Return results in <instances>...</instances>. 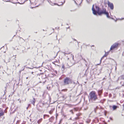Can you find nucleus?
<instances>
[{
  "mask_svg": "<svg viewBox=\"0 0 124 124\" xmlns=\"http://www.w3.org/2000/svg\"><path fill=\"white\" fill-rule=\"evenodd\" d=\"M54 110V108L51 109V110L49 112V113L50 114H51L53 113V111Z\"/></svg>",
  "mask_w": 124,
  "mask_h": 124,
  "instance_id": "13",
  "label": "nucleus"
},
{
  "mask_svg": "<svg viewBox=\"0 0 124 124\" xmlns=\"http://www.w3.org/2000/svg\"><path fill=\"white\" fill-rule=\"evenodd\" d=\"M117 106L115 105H113L112 107L113 110H115L117 108Z\"/></svg>",
  "mask_w": 124,
  "mask_h": 124,
  "instance_id": "12",
  "label": "nucleus"
},
{
  "mask_svg": "<svg viewBox=\"0 0 124 124\" xmlns=\"http://www.w3.org/2000/svg\"><path fill=\"white\" fill-rule=\"evenodd\" d=\"M68 105H69V106H71V105H70V104H69Z\"/></svg>",
  "mask_w": 124,
  "mask_h": 124,
  "instance_id": "48",
  "label": "nucleus"
},
{
  "mask_svg": "<svg viewBox=\"0 0 124 124\" xmlns=\"http://www.w3.org/2000/svg\"><path fill=\"white\" fill-rule=\"evenodd\" d=\"M73 39V40H74V41H76V39Z\"/></svg>",
  "mask_w": 124,
  "mask_h": 124,
  "instance_id": "46",
  "label": "nucleus"
},
{
  "mask_svg": "<svg viewBox=\"0 0 124 124\" xmlns=\"http://www.w3.org/2000/svg\"><path fill=\"white\" fill-rule=\"evenodd\" d=\"M112 96V94L111 93H109V98H110Z\"/></svg>",
  "mask_w": 124,
  "mask_h": 124,
  "instance_id": "26",
  "label": "nucleus"
},
{
  "mask_svg": "<svg viewBox=\"0 0 124 124\" xmlns=\"http://www.w3.org/2000/svg\"><path fill=\"white\" fill-rule=\"evenodd\" d=\"M62 91H67V89H63L62 90Z\"/></svg>",
  "mask_w": 124,
  "mask_h": 124,
  "instance_id": "25",
  "label": "nucleus"
},
{
  "mask_svg": "<svg viewBox=\"0 0 124 124\" xmlns=\"http://www.w3.org/2000/svg\"><path fill=\"white\" fill-rule=\"evenodd\" d=\"M62 53H63L64 55H65L66 54H70L71 53L70 52H69L68 51L67 52H62Z\"/></svg>",
  "mask_w": 124,
  "mask_h": 124,
  "instance_id": "11",
  "label": "nucleus"
},
{
  "mask_svg": "<svg viewBox=\"0 0 124 124\" xmlns=\"http://www.w3.org/2000/svg\"><path fill=\"white\" fill-rule=\"evenodd\" d=\"M42 119H39L38 121H37V123L39 124L42 121Z\"/></svg>",
  "mask_w": 124,
  "mask_h": 124,
  "instance_id": "17",
  "label": "nucleus"
},
{
  "mask_svg": "<svg viewBox=\"0 0 124 124\" xmlns=\"http://www.w3.org/2000/svg\"><path fill=\"white\" fill-rule=\"evenodd\" d=\"M7 86L6 87H5V90L4 91L5 93H6V91H7L6 90V89H7Z\"/></svg>",
  "mask_w": 124,
  "mask_h": 124,
  "instance_id": "32",
  "label": "nucleus"
},
{
  "mask_svg": "<svg viewBox=\"0 0 124 124\" xmlns=\"http://www.w3.org/2000/svg\"><path fill=\"white\" fill-rule=\"evenodd\" d=\"M36 101L35 99L34 98H33V99L30 101L31 103L32 104L34 105Z\"/></svg>",
  "mask_w": 124,
  "mask_h": 124,
  "instance_id": "10",
  "label": "nucleus"
},
{
  "mask_svg": "<svg viewBox=\"0 0 124 124\" xmlns=\"http://www.w3.org/2000/svg\"><path fill=\"white\" fill-rule=\"evenodd\" d=\"M119 77H118V79H117V81H118L119 79Z\"/></svg>",
  "mask_w": 124,
  "mask_h": 124,
  "instance_id": "47",
  "label": "nucleus"
},
{
  "mask_svg": "<svg viewBox=\"0 0 124 124\" xmlns=\"http://www.w3.org/2000/svg\"><path fill=\"white\" fill-rule=\"evenodd\" d=\"M74 3H75L77 5H78V4L77 3V2H76V1L75 0L74 1Z\"/></svg>",
  "mask_w": 124,
  "mask_h": 124,
  "instance_id": "33",
  "label": "nucleus"
},
{
  "mask_svg": "<svg viewBox=\"0 0 124 124\" xmlns=\"http://www.w3.org/2000/svg\"><path fill=\"white\" fill-rule=\"evenodd\" d=\"M65 66L64 65V64H62V70H64V69Z\"/></svg>",
  "mask_w": 124,
  "mask_h": 124,
  "instance_id": "19",
  "label": "nucleus"
},
{
  "mask_svg": "<svg viewBox=\"0 0 124 124\" xmlns=\"http://www.w3.org/2000/svg\"><path fill=\"white\" fill-rule=\"evenodd\" d=\"M90 122V120H88L87 121H86V122L87 123H89Z\"/></svg>",
  "mask_w": 124,
  "mask_h": 124,
  "instance_id": "28",
  "label": "nucleus"
},
{
  "mask_svg": "<svg viewBox=\"0 0 124 124\" xmlns=\"http://www.w3.org/2000/svg\"><path fill=\"white\" fill-rule=\"evenodd\" d=\"M68 58V60H69V58L67 57Z\"/></svg>",
  "mask_w": 124,
  "mask_h": 124,
  "instance_id": "58",
  "label": "nucleus"
},
{
  "mask_svg": "<svg viewBox=\"0 0 124 124\" xmlns=\"http://www.w3.org/2000/svg\"><path fill=\"white\" fill-rule=\"evenodd\" d=\"M89 100L90 102L94 103H99V101L98 100V96L95 92H91L89 93Z\"/></svg>",
  "mask_w": 124,
  "mask_h": 124,
  "instance_id": "1",
  "label": "nucleus"
},
{
  "mask_svg": "<svg viewBox=\"0 0 124 124\" xmlns=\"http://www.w3.org/2000/svg\"><path fill=\"white\" fill-rule=\"evenodd\" d=\"M22 53H24L23 50H22Z\"/></svg>",
  "mask_w": 124,
  "mask_h": 124,
  "instance_id": "42",
  "label": "nucleus"
},
{
  "mask_svg": "<svg viewBox=\"0 0 124 124\" xmlns=\"http://www.w3.org/2000/svg\"><path fill=\"white\" fill-rule=\"evenodd\" d=\"M123 106L124 108V104H123Z\"/></svg>",
  "mask_w": 124,
  "mask_h": 124,
  "instance_id": "56",
  "label": "nucleus"
},
{
  "mask_svg": "<svg viewBox=\"0 0 124 124\" xmlns=\"http://www.w3.org/2000/svg\"><path fill=\"white\" fill-rule=\"evenodd\" d=\"M119 45V44L117 43H115L111 46L110 48V50H112L114 49L117 48Z\"/></svg>",
  "mask_w": 124,
  "mask_h": 124,
  "instance_id": "5",
  "label": "nucleus"
},
{
  "mask_svg": "<svg viewBox=\"0 0 124 124\" xmlns=\"http://www.w3.org/2000/svg\"><path fill=\"white\" fill-rule=\"evenodd\" d=\"M77 124V122H75L73 124Z\"/></svg>",
  "mask_w": 124,
  "mask_h": 124,
  "instance_id": "41",
  "label": "nucleus"
},
{
  "mask_svg": "<svg viewBox=\"0 0 124 124\" xmlns=\"http://www.w3.org/2000/svg\"><path fill=\"white\" fill-rule=\"evenodd\" d=\"M19 64L18 65V66H19Z\"/></svg>",
  "mask_w": 124,
  "mask_h": 124,
  "instance_id": "61",
  "label": "nucleus"
},
{
  "mask_svg": "<svg viewBox=\"0 0 124 124\" xmlns=\"http://www.w3.org/2000/svg\"><path fill=\"white\" fill-rule=\"evenodd\" d=\"M71 56V57L72 58V59H74V56L72 55V54H71L70 55Z\"/></svg>",
  "mask_w": 124,
  "mask_h": 124,
  "instance_id": "27",
  "label": "nucleus"
},
{
  "mask_svg": "<svg viewBox=\"0 0 124 124\" xmlns=\"http://www.w3.org/2000/svg\"><path fill=\"white\" fill-rule=\"evenodd\" d=\"M70 112H71L72 114H73V112L72 110H70Z\"/></svg>",
  "mask_w": 124,
  "mask_h": 124,
  "instance_id": "30",
  "label": "nucleus"
},
{
  "mask_svg": "<svg viewBox=\"0 0 124 124\" xmlns=\"http://www.w3.org/2000/svg\"><path fill=\"white\" fill-rule=\"evenodd\" d=\"M44 0H43V1H42L41 3V4H40L39 5H42L44 3Z\"/></svg>",
  "mask_w": 124,
  "mask_h": 124,
  "instance_id": "34",
  "label": "nucleus"
},
{
  "mask_svg": "<svg viewBox=\"0 0 124 124\" xmlns=\"http://www.w3.org/2000/svg\"><path fill=\"white\" fill-rule=\"evenodd\" d=\"M54 119V117H52L49 119L50 122H52Z\"/></svg>",
  "mask_w": 124,
  "mask_h": 124,
  "instance_id": "15",
  "label": "nucleus"
},
{
  "mask_svg": "<svg viewBox=\"0 0 124 124\" xmlns=\"http://www.w3.org/2000/svg\"><path fill=\"white\" fill-rule=\"evenodd\" d=\"M46 104V103L45 102H41L40 103V106H41V107H42L43 106H44V105H45Z\"/></svg>",
  "mask_w": 124,
  "mask_h": 124,
  "instance_id": "16",
  "label": "nucleus"
},
{
  "mask_svg": "<svg viewBox=\"0 0 124 124\" xmlns=\"http://www.w3.org/2000/svg\"><path fill=\"white\" fill-rule=\"evenodd\" d=\"M116 68H117V67H116V66L115 67V70H116Z\"/></svg>",
  "mask_w": 124,
  "mask_h": 124,
  "instance_id": "51",
  "label": "nucleus"
},
{
  "mask_svg": "<svg viewBox=\"0 0 124 124\" xmlns=\"http://www.w3.org/2000/svg\"><path fill=\"white\" fill-rule=\"evenodd\" d=\"M106 12V9L103 8L102 9V10H101L98 12L97 15H98L99 16L101 15L102 14H105Z\"/></svg>",
  "mask_w": 124,
  "mask_h": 124,
  "instance_id": "4",
  "label": "nucleus"
},
{
  "mask_svg": "<svg viewBox=\"0 0 124 124\" xmlns=\"http://www.w3.org/2000/svg\"><path fill=\"white\" fill-rule=\"evenodd\" d=\"M44 117L45 116H47L48 117H49V115H44Z\"/></svg>",
  "mask_w": 124,
  "mask_h": 124,
  "instance_id": "29",
  "label": "nucleus"
},
{
  "mask_svg": "<svg viewBox=\"0 0 124 124\" xmlns=\"http://www.w3.org/2000/svg\"><path fill=\"white\" fill-rule=\"evenodd\" d=\"M10 58H9L8 60V62H10Z\"/></svg>",
  "mask_w": 124,
  "mask_h": 124,
  "instance_id": "39",
  "label": "nucleus"
},
{
  "mask_svg": "<svg viewBox=\"0 0 124 124\" xmlns=\"http://www.w3.org/2000/svg\"><path fill=\"white\" fill-rule=\"evenodd\" d=\"M81 115V114L80 113H78L76 114V115L78 116H80Z\"/></svg>",
  "mask_w": 124,
  "mask_h": 124,
  "instance_id": "24",
  "label": "nucleus"
},
{
  "mask_svg": "<svg viewBox=\"0 0 124 124\" xmlns=\"http://www.w3.org/2000/svg\"><path fill=\"white\" fill-rule=\"evenodd\" d=\"M42 97H43V98L44 99L45 98V95L44 93H43L42 95Z\"/></svg>",
  "mask_w": 124,
  "mask_h": 124,
  "instance_id": "23",
  "label": "nucleus"
},
{
  "mask_svg": "<svg viewBox=\"0 0 124 124\" xmlns=\"http://www.w3.org/2000/svg\"><path fill=\"white\" fill-rule=\"evenodd\" d=\"M28 107L27 108V109H28Z\"/></svg>",
  "mask_w": 124,
  "mask_h": 124,
  "instance_id": "59",
  "label": "nucleus"
},
{
  "mask_svg": "<svg viewBox=\"0 0 124 124\" xmlns=\"http://www.w3.org/2000/svg\"><path fill=\"white\" fill-rule=\"evenodd\" d=\"M77 41V42L78 43V42Z\"/></svg>",
  "mask_w": 124,
  "mask_h": 124,
  "instance_id": "54",
  "label": "nucleus"
},
{
  "mask_svg": "<svg viewBox=\"0 0 124 124\" xmlns=\"http://www.w3.org/2000/svg\"><path fill=\"white\" fill-rule=\"evenodd\" d=\"M105 15H106L107 17L108 18H111L112 19H113V18H111L109 16V13L107 11H106Z\"/></svg>",
  "mask_w": 124,
  "mask_h": 124,
  "instance_id": "9",
  "label": "nucleus"
},
{
  "mask_svg": "<svg viewBox=\"0 0 124 124\" xmlns=\"http://www.w3.org/2000/svg\"><path fill=\"white\" fill-rule=\"evenodd\" d=\"M28 78V77H27L26 78V79H27Z\"/></svg>",
  "mask_w": 124,
  "mask_h": 124,
  "instance_id": "63",
  "label": "nucleus"
},
{
  "mask_svg": "<svg viewBox=\"0 0 124 124\" xmlns=\"http://www.w3.org/2000/svg\"><path fill=\"white\" fill-rule=\"evenodd\" d=\"M20 121V120H18L17 122V123H19Z\"/></svg>",
  "mask_w": 124,
  "mask_h": 124,
  "instance_id": "36",
  "label": "nucleus"
},
{
  "mask_svg": "<svg viewBox=\"0 0 124 124\" xmlns=\"http://www.w3.org/2000/svg\"><path fill=\"white\" fill-rule=\"evenodd\" d=\"M70 28V27H69H69L68 28H67V29H68H68H69V28Z\"/></svg>",
  "mask_w": 124,
  "mask_h": 124,
  "instance_id": "52",
  "label": "nucleus"
},
{
  "mask_svg": "<svg viewBox=\"0 0 124 124\" xmlns=\"http://www.w3.org/2000/svg\"><path fill=\"white\" fill-rule=\"evenodd\" d=\"M17 0V2H16V3H19V2H18V0Z\"/></svg>",
  "mask_w": 124,
  "mask_h": 124,
  "instance_id": "44",
  "label": "nucleus"
},
{
  "mask_svg": "<svg viewBox=\"0 0 124 124\" xmlns=\"http://www.w3.org/2000/svg\"><path fill=\"white\" fill-rule=\"evenodd\" d=\"M94 46V45H92V46H91V47H92V46Z\"/></svg>",
  "mask_w": 124,
  "mask_h": 124,
  "instance_id": "53",
  "label": "nucleus"
},
{
  "mask_svg": "<svg viewBox=\"0 0 124 124\" xmlns=\"http://www.w3.org/2000/svg\"><path fill=\"white\" fill-rule=\"evenodd\" d=\"M15 110L14 111H13L12 112V113H14V112H15Z\"/></svg>",
  "mask_w": 124,
  "mask_h": 124,
  "instance_id": "45",
  "label": "nucleus"
},
{
  "mask_svg": "<svg viewBox=\"0 0 124 124\" xmlns=\"http://www.w3.org/2000/svg\"><path fill=\"white\" fill-rule=\"evenodd\" d=\"M62 121V119L60 121L59 123L58 124H60L61 123V122Z\"/></svg>",
  "mask_w": 124,
  "mask_h": 124,
  "instance_id": "35",
  "label": "nucleus"
},
{
  "mask_svg": "<svg viewBox=\"0 0 124 124\" xmlns=\"http://www.w3.org/2000/svg\"><path fill=\"white\" fill-rule=\"evenodd\" d=\"M4 62H5V60H4Z\"/></svg>",
  "mask_w": 124,
  "mask_h": 124,
  "instance_id": "60",
  "label": "nucleus"
},
{
  "mask_svg": "<svg viewBox=\"0 0 124 124\" xmlns=\"http://www.w3.org/2000/svg\"><path fill=\"white\" fill-rule=\"evenodd\" d=\"M108 7H109L111 10H113V9L114 5L113 3H111L109 1H108Z\"/></svg>",
  "mask_w": 124,
  "mask_h": 124,
  "instance_id": "7",
  "label": "nucleus"
},
{
  "mask_svg": "<svg viewBox=\"0 0 124 124\" xmlns=\"http://www.w3.org/2000/svg\"><path fill=\"white\" fill-rule=\"evenodd\" d=\"M120 77L121 79L124 80V75L121 76Z\"/></svg>",
  "mask_w": 124,
  "mask_h": 124,
  "instance_id": "18",
  "label": "nucleus"
},
{
  "mask_svg": "<svg viewBox=\"0 0 124 124\" xmlns=\"http://www.w3.org/2000/svg\"><path fill=\"white\" fill-rule=\"evenodd\" d=\"M86 0L88 3H89V1H88L87 0Z\"/></svg>",
  "mask_w": 124,
  "mask_h": 124,
  "instance_id": "49",
  "label": "nucleus"
},
{
  "mask_svg": "<svg viewBox=\"0 0 124 124\" xmlns=\"http://www.w3.org/2000/svg\"><path fill=\"white\" fill-rule=\"evenodd\" d=\"M108 54V53H106L105 52V54L103 55L104 57H106Z\"/></svg>",
  "mask_w": 124,
  "mask_h": 124,
  "instance_id": "21",
  "label": "nucleus"
},
{
  "mask_svg": "<svg viewBox=\"0 0 124 124\" xmlns=\"http://www.w3.org/2000/svg\"><path fill=\"white\" fill-rule=\"evenodd\" d=\"M33 72H32V74H33Z\"/></svg>",
  "mask_w": 124,
  "mask_h": 124,
  "instance_id": "62",
  "label": "nucleus"
},
{
  "mask_svg": "<svg viewBox=\"0 0 124 124\" xmlns=\"http://www.w3.org/2000/svg\"><path fill=\"white\" fill-rule=\"evenodd\" d=\"M106 93L107 94H108V93Z\"/></svg>",
  "mask_w": 124,
  "mask_h": 124,
  "instance_id": "64",
  "label": "nucleus"
},
{
  "mask_svg": "<svg viewBox=\"0 0 124 124\" xmlns=\"http://www.w3.org/2000/svg\"><path fill=\"white\" fill-rule=\"evenodd\" d=\"M87 70V69L86 70H85V72H86Z\"/></svg>",
  "mask_w": 124,
  "mask_h": 124,
  "instance_id": "55",
  "label": "nucleus"
},
{
  "mask_svg": "<svg viewBox=\"0 0 124 124\" xmlns=\"http://www.w3.org/2000/svg\"><path fill=\"white\" fill-rule=\"evenodd\" d=\"M109 118H110V120H112V118L111 117H110Z\"/></svg>",
  "mask_w": 124,
  "mask_h": 124,
  "instance_id": "40",
  "label": "nucleus"
},
{
  "mask_svg": "<svg viewBox=\"0 0 124 124\" xmlns=\"http://www.w3.org/2000/svg\"><path fill=\"white\" fill-rule=\"evenodd\" d=\"M98 95L100 98L101 97V94L102 93V91L101 90H100L98 91Z\"/></svg>",
  "mask_w": 124,
  "mask_h": 124,
  "instance_id": "8",
  "label": "nucleus"
},
{
  "mask_svg": "<svg viewBox=\"0 0 124 124\" xmlns=\"http://www.w3.org/2000/svg\"><path fill=\"white\" fill-rule=\"evenodd\" d=\"M48 2L50 3V4L52 6H54V5H57L58 6H61V5H63V3L62 2L61 3V4L60 5H58L56 3H53V2L51 1L50 0H48Z\"/></svg>",
  "mask_w": 124,
  "mask_h": 124,
  "instance_id": "6",
  "label": "nucleus"
},
{
  "mask_svg": "<svg viewBox=\"0 0 124 124\" xmlns=\"http://www.w3.org/2000/svg\"><path fill=\"white\" fill-rule=\"evenodd\" d=\"M1 67H2V68H3V67H2L1 66H0V68H1Z\"/></svg>",
  "mask_w": 124,
  "mask_h": 124,
  "instance_id": "57",
  "label": "nucleus"
},
{
  "mask_svg": "<svg viewBox=\"0 0 124 124\" xmlns=\"http://www.w3.org/2000/svg\"><path fill=\"white\" fill-rule=\"evenodd\" d=\"M72 80L69 78L66 77L64 80V83L65 85H67L72 83Z\"/></svg>",
  "mask_w": 124,
  "mask_h": 124,
  "instance_id": "3",
  "label": "nucleus"
},
{
  "mask_svg": "<svg viewBox=\"0 0 124 124\" xmlns=\"http://www.w3.org/2000/svg\"><path fill=\"white\" fill-rule=\"evenodd\" d=\"M104 57V56H103L101 58V59L100 60V63H101V61L102 59Z\"/></svg>",
  "mask_w": 124,
  "mask_h": 124,
  "instance_id": "31",
  "label": "nucleus"
},
{
  "mask_svg": "<svg viewBox=\"0 0 124 124\" xmlns=\"http://www.w3.org/2000/svg\"><path fill=\"white\" fill-rule=\"evenodd\" d=\"M95 8L96 10L94 8V5H93L92 8V10L93 11V13L94 15H97L98 12L100 11V8L97 6H95Z\"/></svg>",
  "mask_w": 124,
  "mask_h": 124,
  "instance_id": "2",
  "label": "nucleus"
},
{
  "mask_svg": "<svg viewBox=\"0 0 124 124\" xmlns=\"http://www.w3.org/2000/svg\"><path fill=\"white\" fill-rule=\"evenodd\" d=\"M82 59L83 60L85 61V62H86V60H85V59H83V58H82Z\"/></svg>",
  "mask_w": 124,
  "mask_h": 124,
  "instance_id": "43",
  "label": "nucleus"
},
{
  "mask_svg": "<svg viewBox=\"0 0 124 124\" xmlns=\"http://www.w3.org/2000/svg\"><path fill=\"white\" fill-rule=\"evenodd\" d=\"M124 19V18H122L121 19L120 18H118L117 19H116L115 20V21L116 22L117 20H123Z\"/></svg>",
  "mask_w": 124,
  "mask_h": 124,
  "instance_id": "20",
  "label": "nucleus"
},
{
  "mask_svg": "<svg viewBox=\"0 0 124 124\" xmlns=\"http://www.w3.org/2000/svg\"><path fill=\"white\" fill-rule=\"evenodd\" d=\"M19 37L20 38V39H23V40H24V41H25V40L22 38H21V37Z\"/></svg>",
  "mask_w": 124,
  "mask_h": 124,
  "instance_id": "37",
  "label": "nucleus"
},
{
  "mask_svg": "<svg viewBox=\"0 0 124 124\" xmlns=\"http://www.w3.org/2000/svg\"><path fill=\"white\" fill-rule=\"evenodd\" d=\"M98 107L97 106L96 107V108L94 109V112H95V113H96V109H98Z\"/></svg>",
  "mask_w": 124,
  "mask_h": 124,
  "instance_id": "22",
  "label": "nucleus"
},
{
  "mask_svg": "<svg viewBox=\"0 0 124 124\" xmlns=\"http://www.w3.org/2000/svg\"><path fill=\"white\" fill-rule=\"evenodd\" d=\"M75 119H79V118L78 117H76L75 118Z\"/></svg>",
  "mask_w": 124,
  "mask_h": 124,
  "instance_id": "38",
  "label": "nucleus"
},
{
  "mask_svg": "<svg viewBox=\"0 0 124 124\" xmlns=\"http://www.w3.org/2000/svg\"><path fill=\"white\" fill-rule=\"evenodd\" d=\"M79 124H83L82 123H79Z\"/></svg>",
  "mask_w": 124,
  "mask_h": 124,
  "instance_id": "50",
  "label": "nucleus"
},
{
  "mask_svg": "<svg viewBox=\"0 0 124 124\" xmlns=\"http://www.w3.org/2000/svg\"><path fill=\"white\" fill-rule=\"evenodd\" d=\"M106 99H104L103 100H101L100 101L99 100V102H101L102 103H104V102L105 101Z\"/></svg>",
  "mask_w": 124,
  "mask_h": 124,
  "instance_id": "14",
  "label": "nucleus"
}]
</instances>
